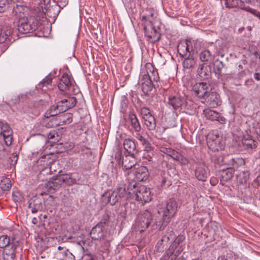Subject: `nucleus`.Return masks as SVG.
Segmentation results:
<instances>
[{
	"instance_id": "473e14b6",
	"label": "nucleus",
	"mask_w": 260,
	"mask_h": 260,
	"mask_svg": "<svg viewBox=\"0 0 260 260\" xmlns=\"http://www.w3.org/2000/svg\"><path fill=\"white\" fill-rule=\"evenodd\" d=\"M138 188L139 186H137V183L135 181L128 182L126 190L127 195L129 197L135 196Z\"/></svg>"
},
{
	"instance_id": "0eeeda50",
	"label": "nucleus",
	"mask_w": 260,
	"mask_h": 260,
	"mask_svg": "<svg viewBox=\"0 0 260 260\" xmlns=\"http://www.w3.org/2000/svg\"><path fill=\"white\" fill-rule=\"evenodd\" d=\"M175 237V235L171 228H168L165 234L162 236L161 238L157 242L155 246V252L161 253L168 247L171 240H173Z\"/></svg>"
},
{
	"instance_id": "6e6d98bb",
	"label": "nucleus",
	"mask_w": 260,
	"mask_h": 260,
	"mask_svg": "<svg viewBox=\"0 0 260 260\" xmlns=\"http://www.w3.org/2000/svg\"><path fill=\"white\" fill-rule=\"evenodd\" d=\"M239 4L241 5V9L244 10L246 11L249 12L248 9H251L249 7H245V4H250L251 3L252 0H239Z\"/></svg>"
},
{
	"instance_id": "4d7b16f0",
	"label": "nucleus",
	"mask_w": 260,
	"mask_h": 260,
	"mask_svg": "<svg viewBox=\"0 0 260 260\" xmlns=\"http://www.w3.org/2000/svg\"><path fill=\"white\" fill-rule=\"evenodd\" d=\"M140 112L143 119L152 115L150 110L146 107L142 108Z\"/></svg>"
},
{
	"instance_id": "c756f323",
	"label": "nucleus",
	"mask_w": 260,
	"mask_h": 260,
	"mask_svg": "<svg viewBox=\"0 0 260 260\" xmlns=\"http://www.w3.org/2000/svg\"><path fill=\"white\" fill-rule=\"evenodd\" d=\"M214 56L208 50H204L199 54V58L201 61L207 63L210 62L214 59Z\"/></svg>"
},
{
	"instance_id": "864d4df0",
	"label": "nucleus",
	"mask_w": 260,
	"mask_h": 260,
	"mask_svg": "<svg viewBox=\"0 0 260 260\" xmlns=\"http://www.w3.org/2000/svg\"><path fill=\"white\" fill-rule=\"evenodd\" d=\"M211 159L215 164L218 165H221L223 161V158L222 156L218 155L216 154L212 155L211 157Z\"/></svg>"
},
{
	"instance_id": "a18cd8bd",
	"label": "nucleus",
	"mask_w": 260,
	"mask_h": 260,
	"mask_svg": "<svg viewBox=\"0 0 260 260\" xmlns=\"http://www.w3.org/2000/svg\"><path fill=\"white\" fill-rule=\"evenodd\" d=\"M237 177L241 184L246 183L249 179V173L247 171H243L239 173Z\"/></svg>"
},
{
	"instance_id": "72a5a7b5",
	"label": "nucleus",
	"mask_w": 260,
	"mask_h": 260,
	"mask_svg": "<svg viewBox=\"0 0 260 260\" xmlns=\"http://www.w3.org/2000/svg\"><path fill=\"white\" fill-rule=\"evenodd\" d=\"M145 70H150V72H151V74H150L151 80L152 81H157L159 79V77L158 73L155 70L153 66L150 63H147L145 64Z\"/></svg>"
},
{
	"instance_id": "6ab92c4d",
	"label": "nucleus",
	"mask_w": 260,
	"mask_h": 260,
	"mask_svg": "<svg viewBox=\"0 0 260 260\" xmlns=\"http://www.w3.org/2000/svg\"><path fill=\"white\" fill-rule=\"evenodd\" d=\"M134 174L138 181H144L148 178L149 176L148 170L145 166H139L137 168Z\"/></svg>"
},
{
	"instance_id": "0e129e2a",
	"label": "nucleus",
	"mask_w": 260,
	"mask_h": 260,
	"mask_svg": "<svg viewBox=\"0 0 260 260\" xmlns=\"http://www.w3.org/2000/svg\"><path fill=\"white\" fill-rule=\"evenodd\" d=\"M68 3V0H57L58 6L59 8H63Z\"/></svg>"
},
{
	"instance_id": "3c124183",
	"label": "nucleus",
	"mask_w": 260,
	"mask_h": 260,
	"mask_svg": "<svg viewBox=\"0 0 260 260\" xmlns=\"http://www.w3.org/2000/svg\"><path fill=\"white\" fill-rule=\"evenodd\" d=\"M226 7L230 8H238L241 9V5L239 0H224Z\"/></svg>"
},
{
	"instance_id": "7c9ffc66",
	"label": "nucleus",
	"mask_w": 260,
	"mask_h": 260,
	"mask_svg": "<svg viewBox=\"0 0 260 260\" xmlns=\"http://www.w3.org/2000/svg\"><path fill=\"white\" fill-rule=\"evenodd\" d=\"M242 143L245 149H252L256 147V142L248 135L243 137Z\"/></svg>"
},
{
	"instance_id": "4468645a",
	"label": "nucleus",
	"mask_w": 260,
	"mask_h": 260,
	"mask_svg": "<svg viewBox=\"0 0 260 260\" xmlns=\"http://www.w3.org/2000/svg\"><path fill=\"white\" fill-rule=\"evenodd\" d=\"M123 145L125 151L132 156H136L140 151V149L138 147L137 143L133 139H125Z\"/></svg>"
},
{
	"instance_id": "2eb2a0df",
	"label": "nucleus",
	"mask_w": 260,
	"mask_h": 260,
	"mask_svg": "<svg viewBox=\"0 0 260 260\" xmlns=\"http://www.w3.org/2000/svg\"><path fill=\"white\" fill-rule=\"evenodd\" d=\"M52 161L53 160L50 158L49 155L47 154L42 156L36 161L38 170L41 173L45 170L50 171L51 164Z\"/></svg>"
},
{
	"instance_id": "5fc2aeb1",
	"label": "nucleus",
	"mask_w": 260,
	"mask_h": 260,
	"mask_svg": "<svg viewBox=\"0 0 260 260\" xmlns=\"http://www.w3.org/2000/svg\"><path fill=\"white\" fill-rule=\"evenodd\" d=\"M9 5L8 0H0V12H4L8 8Z\"/></svg>"
},
{
	"instance_id": "de8ad7c7",
	"label": "nucleus",
	"mask_w": 260,
	"mask_h": 260,
	"mask_svg": "<svg viewBox=\"0 0 260 260\" xmlns=\"http://www.w3.org/2000/svg\"><path fill=\"white\" fill-rule=\"evenodd\" d=\"M230 163L233 166V168H238L245 164V160L243 158L240 157H236L232 158L230 161Z\"/></svg>"
},
{
	"instance_id": "37998d69",
	"label": "nucleus",
	"mask_w": 260,
	"mask_h": 260,
	"mask_svg": "<svg viewBox=\"0 0 260 260\" xmlns=\"http://www.w3.org/2000/svg\"><path fill=\"white\" fill-rule=\"evenodd\" d=\"M224 64L222 61L219 59H216L214 63V71L216 74L218 75L219 78L221 76V73L222 69L224 68Z\"/></svg>"
},
{
	"instance_id": "13d9d810",
	"label": "nucleus",
	"mask_w": 260,
	"mask_h": 260,
	"mask_svg": "<svg viewBox=\"0 0 260 260\" xmlns=\"http://www.w3.org/2000/svg\"><path fill=\"white\" fill-rule=\"evenodd\" d=\"M12 198L15 202H20L23 200V197L20 192L18 191L14 192L12 194Z\"/></svg>"
},
{
	"instance_id": "2f4dec72",
	"label": "nucleus",
	"mask_w": 260,
	"mask_h": 260,
	"mask_svg": "<svg viewBox=\"0 0 260 260\" xmlns=\"http://www.w3.org/2000/svg\"><path fill=\"white\" fill-rule=\"evenodd\" d=\"M183 102V100L179 96H173L169 99V104L171 105L175 110H177L181 108Z\"/></svg>"
},
{
	"instance_id": "49530a36",
	"label": "nucleus",
	"mask_w": 260,
	"mask_h": 260,
	"mask_svg": "<svg viewBox=\"0 0 260 260\" xmlns=\"http://www.w3.org/2000/svg\"><path fill=\"white\" fill-rule=\"evenodd\" d=\"M10 238L7 235L0 236V248H6V247L11 244Z\"/></svg>"
},
{
	"instance_id": "9d476101",
	"label": "nucleus",
	"mask_w": 260,
	"mask_h": 260,
	"mask_svg": "<svg viewBox=\"0 0 260 260\" xmlns=\"http://www.w3.org/2000/svg\"><path fill=\"white\" fill-rule=\"evenodd\" d=\"M135 197L136 200L141 202L143 204L148 203L152 200L150 189L144 185L139 186Z\"/></svg>"
},
{
	"instance_id": "a211bd4d",
	"label": "nucleus",
	"mask_w": 260,
	"mask_h": 260,
	"mask_svg": "<svg viewBox=\"0 0 260 260\" xmlns=\"http://www.w3.org/2000/svg\"><path fill=\"white\" fill-rule=\"evenodd\" d=\"M205 117L212 121H218L220 123H225L226 121L225 118L221 116V114L216 111L210 109H207L204 111Z\"/></svg>"
},
{
	"instance_id": "412c9836",
	"label": "nucleus",
	"mask_w": 260,
	"mask_h": 260,
	"mask_svg": "<svg viewBox=\"0 0 260 260\" xmlns=\"http://www.w3.org/2000/svg\"><path fill=\"white\" fill-rule=\"evenodd\" d=\"M160 217H157L154 221L152 219V221L151 224V228L152 230L158 229L159 231L163 230L168 224L169 223L170 220H169L166 223V218L163 215H159Z\"/></svg>"
},
{
	"instance_id": "6e6552de",
	"label": "nucleus",
	"mask_w": 260,
	"mask_h": 260,
	"mask_svg": "<svg viewBox=\"0 0 260 260\" xmlns=\"http://www.w3.org/2000/svg\"><path fill=\"white\" fill-rule=\"evenodd\" d=\"M13 23L17 27L19 32L22 34H27L37 29L35 24H30L27 17L20 18L18 20H14Z\"/></svg>"
},
{
	"instance_id": "5701e85b",
	"label": "nucleus",
	"mask_w": 260,
	"mask_h": 260,
	"mask_svg": "<svg viewBox=\"0 0 260 260\" xmlns=\"http://www.w3.org/2000/svg\"><path fill=\"white\" fill-rule=\"evenodd\" d=\"M27 8L23 5L16 4L13 8L15 14L14 20H18L20 18L27 17Z\"/></svg>"
},
{
	"instance_id": "09e8293b",
	"label": "nucleus",
	"mask_w": 260,
	"mask_h": 260,
	"mask_svg": "<svg viewBox=\"0 0 260 260\" xmlns=\"http://www.w3.org/2000/svg\"><path fill=\"white\" fill-rule=\"evenodd\" d=\"M177 50L180 54L182 56H183L185 52H190L188 43L186 42L185 43L180 44L178 45Z\"/></svg>"
},
{
	"instance_id": "58836bf2",
	"label": "nucleus",
	"mask_w": 260,
	"mask_h": 260,
	"mask_svg": "<svg viewBox=\"0 0 260 260\" xmlns=\"http://www.w3.org/2000/svg\"><path fill=\"white\" fill-rule=\"evenodd\" d=\"M234 170L233 168H229L222 171L221 177L224 181H228L233 177Z\"/></svg>"
},
{
	"instance_id": "f704fd0d",
	"label": "nucleus",
	"mask_w": 260,
	"mask_h": 260,
	"mask_svg": "<svg viewBox=\"0 0 260 260\" xmlns=\"http://www.w3.org/2000/svg\"><path fill=\"white\" fill-rule=\"evenodd\" d=\"M56 254L61 260H73L74 259V255L66 248L62 251L58 252Z\"/></svg>"
},
{
	"instance_id": "603ef678",
	"label": "nucleus",
	"mask_w": 260,
	"mask_h": 260,
	"mask_svg": "<svg viewBox=\"0 0 260 260\" xmlns=\"http://www.w3.org/2000/svg\"><path fill=\"white\" fill-rule=\"evenodd\" d=\"M196 63L194 59L191 57H187L183 61V66L184 68L189 69L192 68Z\"/></svg>"
},
{
	"instance_id": "e433bc0d",
	"label": "nucleus",
	"mask_w": 260,
	"mask_h": 260,
	"mask_svg": "<svg viewBox=\"0 0 260 260\" xmlns=\"http://www.w3.org/2000/svg\"><path fill=\"white\" fill-rule=\"evenodd\" d=\"M134 136L141 142V144L147 151L151 149L152 147L150 143L148 140L144 138L141 134L139 133V132H136Z\"/></svg>"
},
{
	"instance_id": "69168bd1",
	"label": "nucleus",
	"mask_w": 260,
	"mask_h": 260,
	"mask_svg": "<svg viewBox=\"0 0 260 260\" xmlns=\"http://www.w3.org/2000/svg\"><path fill=\"white\" fill-rule=\"evenodd\" d=\"M178 161L183 165H187L188 162V159L182 155H181V157L179 158Z\"/></svg>"
},
{
	"instance_id": "20e7f679",
	"label": "nucleus",
	"mask_w": 260,
	"mask_h": 260,
	"mask_svg": "<svg viewBox=\"0 0 260 260\" xmlns=\"http://www.w3.org/2000/svg\"><path fill=\"white\" fill-rule=\"evenodd\" d=\"M185 237L184 235L180 234L172 243L169 248L166 251L167 254L170 255L171 260H173L177 257L183 249L182 243L184 241Z\"/></svg>"
},
{
	"instance_id": "f257e3e1",
	"label": "nucleus",
	"mask_w": 260,
	"mask_h": 260,
	"mask_svg": "<svg viewBox=\"0 0 260 260\" xmlns=\"http://www.w3.org/2000/svg\"><path fill=\"white\" fill-rule=\"evenodd\" d=\"M13 28L11 22L6 20L0 24V48L2 52L9 47L12 41Z\"/></svg>"
},
{
	"instance_id": "b1692460",
	"label": "nucleus",
	"mask_w": 260,
	"mask_h": 260,
	"mask_svg": "<svg viewBox=\"0 0 260 260\" xmlns=\"http://www.w3.org/2000/svg\"><path fill=\"white\" fill-rule=\"evenodd\" d=\"M150 28L151 29V32H149V28L146 26H145L144 28L145 35L147 36L149 39H151L153 41L156 42L158 41L160 39V35L157 31V30L155 29V27L153 26L152 24H151L150 26Z\"/></svg>"
},
{
	"instance_id": "4be33fe9",
	"label": "nucleus",
	"mask_w": 260,
	"mask_h": 260,
	"mask_svg": "<svg viewBox=\"0 0 260 260\" xmlns=\"http://www.w3.org/2000/svg\"><path fill=\"white\" fill-rule=\"evenodd\" d=\"M136 156H132L128 154L122 157V166L123 169L126 170L131 169L136 164Z\"/></svg>"
},
{
	"instance_id": "a878e982",
	"label": "nucleus",
	"mask_w": 260,
	"mask_h": 260,
	"mask_svg": "<svg viewBox=\"0 0 260 260\" xmlns=\"http://www.w3.org/2000/svg\"><path fill=\"white\" fill-rule=\"evenodd\" d=\"M103 200L107 203H109L111 205H115L118 202L120 201L116 194L115 193L113 190L112 191L106 192L103 196Z\"/></svg>"
},
{
	"instance_id": "39448f33",
	"label": "nucleus",
	"mask_w": 260,
	"mask_h": 260,
	"mask_svg": "<svg viewBox=\"0 0 260 260\" xmlns=\"http://www.w3.org/2000/svg\"><path fill=\"white\" fill-rule=\"evenodd\" d=\"M178 209V204L173 199H170L166 203L165 207L159 209L158 213L165 217L166 223L174 216Z\"/></svg>"
},
{
	"instance_id": "ddd939ff",
	"label": "nucleus",
	"mask_w": 260,
	"mask_h": 260,
	"mask_svg": "<svg viewBox=\"0 0 260 260\" xmlns=\"http://www.w3.org/2000/svg\"><path fill=\"white\" fill-rule=\"evenodd\" d=\"M0 135L2 136L7 146H10L12 142V131L6 123L0 121Z\"/></svg>"
},
{
	"instance_id": "79ce46f5",
	"label": "nucleus",
	"mask_w": 260,
	"mask_h": 260,
	"mask_svg": "<svg viewBox=\"0 0 260 260\" xmlns=\"http://www.w3.org/2000/svg\"><path fill=\"white\" fill-rule=\"evenodd\" d=\"M61 185H62L61 181L59 180L58 176H56L54 179H53L52 181L48 182L47 186L50 189H53L56 190Z\"/></svg>"
},
{
	"instance_id": "c9c22d12",
	"label": "nucleus",
	"mask_w": 260,
	"mask_h": 260,
	"mask_svg": "<svg viewBox=\"0 0 260 260\" xmlns=\"http://www.w3.org/2000/svg\"><path fill=\"white\" fill-rule=\"evenodd\" d=\"M145 124L150 131H153L156 127L155 119L152 115L144 119Z\"/></svg>"
},
{
	"instance_id": "9b49d317",
	"label": "nucleus",
	"mask_w": 260,
	"mask_h": 260,
	"mask_svg": "<svg viewBox=\"0 0 260 260\" xmlns=\"http://www.w3.org/2000/svg\"><path fill=\"white\" fill-rule=\"evenodd\" d=\"M59 107L62 112H66L69 109L73 108L77 104L76 99L74 96L65 95L60 100H58Z\"/></svg>"
},
{
	"instance_id": "aec40b11",
	"label": "nucleus",
	"mask_w": 260,
	"mask_h": 260,
	"mask_svg": "<svg viewBox=\"0 0 260 260\" xmlns=\"http://www.w3.org/2000/svg\"><path fill=\"white\" fill-rule=\"evenodd\" d=\"M198 75L202 79H208L211 77V69L209 65L204 63L199 66L198 71Z\"/></svg>"
},
{
	"instance_id": "338daca9",
	"label": "nucleus",
	"mask_w": 260,
	"mask_h": 260,
	"mask_svg": "<svg viewBox=\"0 0 260 260\" xmlns=\"http://www.w3.org/2000/svg\"><path fill=\"white\" fill-rule=\"evenodd\" d=\"M57 123L54 120H50L46 124V126L48 128L52 127L57 125Z\"/></svg>"
},
{
	"instance_id": "f3484780",
	"label": "nucleus",
	"mask_w": 260,
	"mask_h": 260,
	"mask_svg": "<svg viewBox=\"0 0 260 260\" xmlns=\"http://www.w3.org/2000/svg\"><path fill=\"white\" fill-rule=\"evenodd\" d=\"M19 246V242H12L10 245L4 249L5 260H14L16 256V250Z\"/></svg>"
},
{
	"instance_id": "f03ea898",
	"label": "nucleus",
	"mask_w": 260,
	"mask_h": 260,
	"mask_svg": "<svg viewBox=\"0 0 260 260\" xmlns=\"http://www.w3.org/2000/svg\"><path fill=\"white\" fill-rule=\"evenodd\" d=\"M109 216L108 214L104 215L102 219L92 228L90 233L92 239L98 240L103 238L106 234L105 227L108 226Z\"/></svg>"
},
{
	"instance_id": "8fccbe9b",
	"label": "nucleus",
	"mask_w": 260,
	"mask_h": 260,
	"mask_svg": "<svg viewBox=\"0 0 260 260\" xmlns=\"http://www.w3.org/2000/svg\"><path fill=\"white\" fill-rule=\"evenodd\" d=\"M0 186L2 190H8L11 187V181L9 178L5 177L1 180Z\"/></svg>"
},
{
	"instance_id": "c85d7f7f",
	"label": "nucleus",
	"mask_w": 260,
	"mask_h": 260,
	"mask_svg": "<svg viewBox=\"0 0 260 260\" xmlns=\"http://www.w3.org/2000/svg\"><path fill=\"white\" fill-rule=\"evenodd\" d=\"M128 120L135 132H140L141 130V126L136 115L133 112H130L128 115Z\"/></svg>"
},
{
	"instance_id": "bf43d9fd",
	"label": "nucleus",
	"mask_w": 260,
	"mask_h": 260,
	"mask_svg": "<svg viewBox=\"0 0 260 260\" xmlns=\"http://www.w3.org/2000/svg\"><path fill=\"white\" fill-rule=\"evenodd\" d=\"M175 150L171 148H167V147H161L160 149L161 152L162 153L166 154L167 155L171 156L172 154H173L174 151Z\"/></svg>"
},
{
	"instance_id": "774afa93",
	"label": "nucleus",
	"mask_w": 260,
	"mask_h": 260,
	"mask_svg": "<svg viewBox=\"0 0 260 260\" xmlns=\"http://www.w3.org/2000/svg\"><path fill=\"white\" fill-rule=\"evenodd\" d=\"M55 135L58 137V135H57V133L55 132V131H51L48 134V139L49 140H53L55 137Z\"/></svg>"
},
{
	"instance_id": "7ed1b4c3",
	"label": "nucleus",
	"mask_w": 260,
	"mask_h": 260,
	"mask_svg": "<svg viewBox=\"0 0 260 260\" xmlns=\"http://www.w3.org/2000/svg\"><path fill=\"white\" fill-rule=\"evenodd\" d=\"M76 83L72 75L63 73L58 84L59 90L61 91H69L75 93L76 92Z\"/></svg>"
},
{
	"instance_id": "ea45409f",
	"label": "nucleus",
	"mask_w": 260,
	"mask_h": 260,
	"mask_svg": "<svg viewBox=\"0 0 260 260\" xmlns=\"http://www.w3.org/2000/svg\"><path fill=\"white\" fill-rule=\"evenodd\" d=\"M216 139H214V136L212 137L209 135L207 137V144L209 147L212 149L217 150L218 148H217V145L219 144V141L218 140V137L215 136Z\"/></svg>"
},
{
	"instance_id": "680f3d73",
	"label": "nucleus",
	"mask_w": 260,
	"mask_h": 260,
	"mask_svg": "<svg viewBox=\"0 0 260 260\" xmlns=\"http://www.w3.org/2000/svg\"><path fill=\"white\" fill-rule=\"evenodd\" d=\"M181 154H180L178 152L174 150L173 154H172L171 157L177 161H178L180 157H181Z\"/></svg>"
},
{
	"instance_id": "393cba45",
	"label": "nucleus",
	"mask_w": 260,
	"mask_h": 260,
	"mask_svg": "<svg viewBox=\"0 0 260 260\" xmlns=\"http://www.w3.org/2000/svg\"><path fill=\"white\" fill-rule=\"evenodd\" d=\"M59 180L63 185L70 186L76 183L77 180L70 174H60L58 175Z\"/></svg>"
},
{
	"instance_id": "bb28decb",
	"label": "nucleus",
	"mask_w": 260,
	"mask_h": 260,
	"mask_svg": "<svg viewBox=\"0 0 260 260\" xmlns=\"http://www.w3.org/2000/svg\"><path fill=\"white\" fill-rule=\"evenodd\" d=\"M208 173L203 166H199L194 170V175L196 178L202 182H205L208 178Z\"/></svg>"
},
{
	"instance_id": "423d86ee",
	"label": "nucleus",
	"mask_w": 260,
	"mask_h": 260,
	"mask_svg": "<svg viewBox=\"0 0 260 260\" xmlns=\"http://www.w3.org/2000/svg\"><path fill=\"white\" fill-rule=\"evenodd\" d=\"M152 221V214L148 210H146L141 212L138 215L136 221V226L141 232H142L150 225L151 226Z\"/></svg>"
},
{
	"instance_id": "1a4fd4ad",
	"label": "nucleus",
	"mask_w": 260,
	"mask_h": 260,
	"mask_svg": "<svg viewBox=\"0 0 260 260\" xmlns=\"http://www.w3.org/2000/svg\"><path fill=\"white\" fill-rule=\"evenodd\" d=\"M210 85L206 82H199L196 83L192 90L195 94L200 99H205L211 91Z\"/></svg>"
},
{
	"instance_id": "4c0bfd02",
	"label": "nucleus",
	"mask_w": 260,
	"mask_h": 260,
	"mask_svg": "<svg viewBox=\"0 0 260 260\" xmlns=\"http://www.w3.org/2000/svg\"><path fill=\"white\" fill-rule=\"evenodd\" d=\"M113 191L116 194L119 200L124 198L127 194L125 185H119Z\"/></svg>"
},
{
	"instance_id": "f8f14e48",
	"label": "nucleus",
	"mask_w": 260,
	"mask_h": 260,
	"mask_svg": "<svg viewBox=\"0 0 260 260\" xmlns=\"http://www.w3.org/2000/svg\"><path fill=\"white\" fill-rule=\"evenodd\" d=\"M50 0H43L41 1L40 7L42 11L39 12L37 17L43 18L46 14L50 17L52 16L54 17L56 15V11L54 13L52 12V11L56 8V6H50Z\"/></svg>"
},
{
	"instance_id": "052dcab7",
	"label": "nucleus",
	"mask_w": 260,
	"mask_h": 260,
	"mask_svg": "<svg viewBox=\"0 0 260 260\" xmlns=\"http://www.w3.org/2000/svg\"><path fill=\"white\" fill-rule=\"evenodd\" d=\"M11 166H15L18 160V155L16 153H13L9 157Z\"/></svg>"
},
{
	"instance_id": "dca6fc26",
	"label": "nucleus",
	"mask_w": 260,
	"mask_h": 260,
	"mask_svg": "<svg viewBox=\"0 0 260 260\" xmlns=\"http://www.w3.org/2000/svg\"><path fill=\"white\" fill-rule=\"evenodd\" d=\"M204 99L206 105L211 108H215L221 103L219 95L215 91H210Z\"/></svg>"
},
{
	"instance_id": "a19ab883",
	"label": "nucleus",
	"mask_w": 260,
	"mask_h": 260,
	"mask_svg": "<svg viewBox=\"0 0 260 260\" xmlns=\"http://www.w3.org/2000/svg\"><path fill=\"white\" fill-rule=\"evenodd\" d=\"M151 80H145L142 83V90L145 94H147L153 88V84Z\"/></svg>"
},
{
	"instance_id": "cd10ccee",
	"label": "nucleus",
	"mask_w": 260,
	"mask_h": 260,
	"mask_svg": "<svg viewBox=\"0 0 260 260\" xmlns=\"http://www.w3.org/2000/svg\"><path fill=\"white\" fill-rule=\"evenodd\" d=\"M60 113L63 112L61 111L60 108L59 107V103L57 102L56 105L51 106L49 109L47 110L45 113L44 116L46 118H48L49 117H54Z\"/></svg>"
},
{
	"instance_id": "e2e57ef3",
	"label": "nucleus",
	"mask_w": 260,
	"mask_h": 260,
	"mask_svg": "<svg viewBox=\"0 0 260 260\" xmlns=\"http://www.w3.org/2000/svg\"><path fill=\"white\" fill-rule=\"evenodd\" d=\"M249 9V12H250L251 14H253L255 17L259 18L260 20V12L257 11L255 9Z\"/></svg>"
},
{
	"instance_id": "c03bdc74",
	"label": "nucleus",
	"mask_w": 260,
	"mask_h": 260,
	"mask_svg": "<svg viewBox=\"0 0 260 260\" xmlns=\"http://www.w3.org/2000/svg\"><path fill=\"white\" fill-rule=\"evenodd\" d=\"M59 117L60 122L64 124H70L73 121V114L70 113L63 114Z\"/></svg>"
}]
</instances>
